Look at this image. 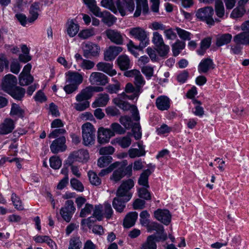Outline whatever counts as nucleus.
<instances>
[{"mask_svg":"<svg viewBox=\"0 0 249 249\" xmlns=\"http://www.w3.org/2000/svg\"><path fill=\"white\" fill-rule=\"evenodd\" d=\"M141 129V128L139 123H134L133 125H132V131L135 139L137 140L140 139L142 137Z\"/></svg>","mask_w":249,"mask_h":249,"instance_id":"nucleus-61","label":"nucleus"},{"mask_svg":"<svg viewBox=\"0 0 249 249\" xmlns=\"http://www.w3.org/2000/svg\"><path fill=\"white\" fill-rule=\"evenodd\" d=\"M117 142L122 148H126L131 144V139L129 136H126L119 139Z\"/></svg>","mask_w":249,"mask_h":249,"instance_id":"nucleus-64","label":"nucleus"},{"mask_svg":"<svg viewBox=\"0 0 249 249\" xmlns=\"http://www.w3.org/2000/svg\"><path fill=\"white\" fill-rule=\"evenodd\" d=\"M100 47L92 42H89L85 44L83 48V55L87 58L96 57L99 55Z\"/></svg>","mask_w":249,"mask_h":249,"instance_id":"nucleus-12","label":"nucleus"},{"mask_svg":"<svg viewBox=\"0 0 249 249\" xmlns=\"http://www.w3.org/2000/svg\"><path fill=\"white\" fill-rule=\"evenodd\" d=\"M34 77L31 74L20 73L18 76L19 84L20 86H27L32 83Z\"/></svg>","mask_w":249,"mask_h":249,"instance_id":"nucleus-38","label":"nucleus"},{"mask_svg":"<svg viewBox=\"0 0 249 249\" xmlns=\"http://www.w3.org/2000/svg\"><path fill=\"white\" fill-rule=\"evenodd\" d=\"M134 186V182L132 179L129 178L124 180L118 187L116 194L119 196H123L131 199L132 194L130 191Z\"/></svg>","mask_w":249,"mask_h":249,"instance_id":"nucleus-6","label":"nucleus"},{"mask_svg":"<svg viewBox=\"0 0 249 249\" xmlns=\"http://www.w3.org/2000/svg\"><path fill=\"white\" fill-rule=\"evenodd\" d=\"M92 215L98 221H101L104 216L103 212V206L102 205H95L93 210Z\"/></svg>","mask_w":249,"mask_h":249,"instance_id":"nucleus-53","label":"nucleus"},{"mask_svg":"<svg viewBox=\"0 0 249 249\" xmlns=\"http://www.w3.org/2000/svg\"><path fill=\"white\" fill-rule=\"evenodd\" d=\"M71 187L75 190L79 192H83L84 187L82 183L78 179L73 178L70 181Z\"/></svg>","mask_w":249,"mask_h":249,"instance_id":"nucleus-62","label":"nucleus"},{"mask_svg":"<svg viewBox=\"0 0 249 249\" xmlns=\"http://www.w3.org/2000/svg\"><path fill=\"white\" fill-rule=\"evenodd\" d=\"M138 213L136 212L129 213L125 217L123 225L124 228H129L133 226L138 218Z\"/></svg>","mask_w":249,"mask_h":249,"instance_id":"nucleus-28","label":"nucleus"},{"mask_svg":"<svg viewBox=\"0 0 249 249\" xmlns=\"http://www.w3.org/2000/svg\"><path fill=\"white\" fill-rule=\"evenodd\" d=\"M232 35L229 33L218 35L216 38V45L221 47L230 43L232 39Z\"/></svg>","mask_w":249,"mask_h":249,"instance_id":"nucleus-30","label":"nucleus"},{"mask_svg":"<svg viewBox=\"0 0 249 249\" xmlns=\"http://www.w3.org/2000/svg\"><path fill=\"white\" fill-rule=\"evenodd\" d=\"M245 11L244 6L239 5L233 10L231 14V17L234 18L241 17L244 14Z\"/></svg>","mask_w":249,"mask_h":249,"instance_id":"nucleus-55","label":"nucleus"},{"mask_svg":"<svg viewBox=\"0 0 249 249\" xmlns=\"http://www.w3.org/2000/svg\"><path fill=\"white\" fill-rule=\"evenodd\" d=\"M121 163H120V164L118 167V169L115 170L112 173V175L110 178V179L114 181L115 182H117L119 180H120L123 177H124V176L123 173V170L121 169V167L120 165Z\"/></svg>","mask_w":249,"mask_h":249,"instance_id":"nucleus-49","label":"nucleus"},{"mask_svg":"<svg viewBox=\"0 0 249 249\" xmlns=\"http://www.w3.org/2000/svg\"><path fill=\"white\" fill-rule=\"evenodd\" d=\"M11 200L15 208L18 210H22L23 207L20 198L16 194L13 193L11 196Z\"/></svg>","mask_w":249,"mask_h":249,"instance_id":"nucleus-59","label":"nucleus"},{"mask_svg":"<svg viewBox=\"0 0 249 249\" xmlns=\"http://www.w3.org/2000/svg\"><path fill=\"white\" fill-rule=\"evenodd\" d=\"M101 3L102 6L110 9L114 14L117 13V8L114 4L113 0H102Z\"/></svg>","mask_w":249,"mask_h":249,"instance_id":"nucleus-56","label":"nucleus"},{"mask_svg":"<svg viewBox=\"0 0 249 249\" xmlns=\"http://www.w3.org/2000/svg\"><path fill=\"white\" fill-rule=\"evenodd\" d=\"M92 94H77L76 99L80 103L75 105V108L80 111H82L88 108L89 106V103L88 101L91 97Z\"/></svg>","mask_w":249,"mask_h":249,"instance_id":"nucleus-15","label":"nucleus"},{"mask_svg":"<svg viewBox=\"0 0 249 249\" xmlns=\"http://www.w3.org/2000/svg\"><path fill=\"white\" fill-rule=\"evenodd\" d=\"M107 38L113 43L117 45H122L124 38L121 33L117 30L108 29L105 32Z\"/></svg>","mask_w":249,"mask_h":249,"instance_id":"nucleus-18","label":"nucleus"},{"mask_svg":"<svg viewBox=\"0 0 249 249\" xmlns=\"http://www.w3.org/2000/svg\"><path fill=\"white\" fill-rule=\"evenodd\" d=\"M176 30L178 36L181 39L185 41L190 40L191 39L192 34L191 33L179 27H176Z\"/></svg>","mask_w":249,"mask_h":249,"instance_id":"nucleus-46","label":"nucleus"},{"mask_svg":"<svg viewBox=\"0 0 249 249\" xmlns=\"http://www.w3.org/2000/svg\"><path fill=\"white\" fill-rule=\"evenodd\" d=\"M156 47L157 52L160 57H167L170 50V47L168 45L163 43Z\"/></svg>","mask_w":249,"mask_h":249,"instance_id":"nucleus-48","label":"nucleus"},{"mask_svg":"<svg viewBox=\"0 0 249 249\" xmlns=\"http://www.w3.org/2000/svg\"><path fill=\"white\" fill-rule=\"evenodd\" d=\"M50 164L52 168L58 169L61 166V160L59 157L53 156L50 159Z\"/></svg>","mask_w":249,"mask_h":249,"instance_id":"nucleus-63","label":"nucleus"},{"mask_svg":"<svg viewBox=\"0 0 249 249\" xmlns=\"http://www.w3.org/2000/svg\"><path fill=\"white\" fill-rule=\"evenodd\" d=\"M89 80L91 85L99 86H105L108 82L107 76L99 72H92L89 76Z\"/></svg>","mask_w":249,"mask_h":249,"instance_id":"nucleus-14","label":"nucleus"},{"mask_svg":"<svg viewBox=\"0 0 249 249\" xmlns=\"http://www.w3.org/2000/svg\"><path fill=\"white\" fill-rule=\"evenodd\" d=\"M185 43L184 41L177 39L175 43L172 45L173 54L174 56H178L181 51L185 48Z\"/></svg>","mask_w":249,"mask_h":249,"instance_id":"nucleus-36","label":"nucleus"},{"mask_svg":"<svg viewBox=\"0 0 249 249\" xmlns=\"http://www.w3.org/2000/svg\"><path fill=\"white\" fill-rule=\"evenodd\" d=\"M95 16L98 17L102 18V21L108 26H112L116 22L117 19L114 16L107 11L101 12L100 10Z\"/></svg>","mask_w":249,"mask_h":249,"instance_id":"nucleus-22","label":"nucleus"},{"mask_svg":"<svg viewBox=\"0 0 249 249\" xmlns=\"http://www.w3.org/2000/svg\"><path fill=\"white\" fill-rule=\"evenodd\" d=\"M214 68V64L213 60L210 58H207L201 61L198 66V71L200 73H205Z\"/></svg>","mask_w":249,"mask_h":249,"instance_id":"nucleus-21","label":"nucleus"},{"mask_svg":"<svg viewBox=\"0 0 249 249\" xmlns=\"http://www.w3.org/2000/svg\"><path fill=\"white\" fill-rule=\"evenodd\" d=\"M156 235L155 234L148 236L146 241L142 244L141 249H157Z\"/></svg>","mask_w":249,"mask_h":249,"instance_id":"nucleus-31","label":"nucleus"},{"mask_svg":"<svg viewBox=\"0 0 249 249\" xmlns=\"http://www.w3.org/2000/svg\"><path fill=\"white\" fill-rule=\"evenodd\" d=\"M211 41L212 38L210 37L202 39L201 41L200 47L199 49L197 50V53L199 55H203L206 50L210 47L211 44Z\"/></svg>","mask_w":249,"mask_h":249,"instance_id":"nucleus-37","label":"nucleus"},{"mask_svg":"<svg viewBox=\"0 0 249 249\" xmlns=\"http://www.w3.org/2000/svg\"><path fill=\"white\" fill-rule=\"evenodd\" d=\"M130 199L123 196H119L116 195L112 201V206L117 212L123 213L125 208L126 203Z\"/></svg>","mask_w":249,"mask_h":249,"instance_id":"nucleus-17","label":"nucleus"},{"mask_svg":"<svg viewBox=\"0 0 249 249\" xmlns=\"http://www.w3.org/2000/svg\"><path fill=\"white\" fill-rule=\"evenodd\" d=\"M79 30V26L75 20L71 19L68 23L67 33L70 37L74 36Z\"/></svg>","mask_w":249,"mask_h":249,"instance_id":"nucleus-35","label":"nucleus"},{"mask_svg":"<svg viewBox=\"0 0 249 249\" xmlns=\"http://www.w3.org/2000/svg\"><path fill=\"white\" fill-rule=\"evenodd\" d=\"M152 41L156 47L164 43L162 36L158 32L153 33Z\"/></svg>","mask_w":249,"mask_h":249,"instance_id":"nucleus-58","label":"nucleus"},{"mask_svg":"<svg viewBox=\"0 0 249 249\" xmlns=\"http://www.w3.org/2000/svg\"><path fill=\"white\" fill-rule=\"evenodd\" d=\"M112 158L110 156H104L100 157L98 160V166L103 168L108 166L112 161Z\"/></svg>","mask_w":249,"mask_h":249,"instance_id":"nucleus-50","label":"nucleus"},{"mask_svg":"<svg viewBox=\"0 0 249 249\" xmlns=\"http://www.w3.org/2000/svg\"><path fill=\"white\" fill-rule=\"evenodd\" d=\"M66 138L60 136L53 141L50 145V149L52 153L57 154L65 151L67 149Z\"/></svg>","mask_w":249,"mask_h":249,"instance_id":"nucleus-13","label":"nucleus"},{"mask_svg":"<svg viewBox=\"0 0 249 249\" xmlns=\"http://www.w3.org/2000/svg\"><path fill=\"white\" fill-rule=\"evenodd\" d=\"M136 10L134 13V16L135 17L140 16L142 10L143 14H147L149 11L147 0H136Z\"/></svg>","mask_w":249,"mask_h":249,"instance_id":"nucleus-27","label":"nucleus"},{"mask_svg":"<svg viewBox=\"0 0 249 249\" xmlns=\"http://www.w3.org/2000/svg\"><path fill=\"white\" fill-rule=\"evenodd\" d=\"M95 35V29L93 28H91L82 30L79 33L78 36L81 39H86Z\"/></svg>","mask_w":249,"mask_h":249,"instance_id":"nucleus-44","label":"nucleus"},{"mask_svg":"<svg viewBox=\"0 0 249 249\" xmlns=\"http://www.w3.org/2000/svg\"><path fill=\"white\" fill-rule=\"evenodd\" d=\"M148 188L145 187L139 188L137 189L138 196L145 200H150L151 199V195L150 192L147 190Z\"/></svg>","mask_w":249,"mask_h":249,"instance_id":"nucleus-43","label":"nucleus"},{"mask_svg":"<svg viewBox=\"0 0 249 249\" xmlns=\"http://www.w3.org/2000/svg\"><path fill=\"white\" fill-rule=\"evenodd\" d=\"M88 174L89 181L91 184L98 186L101 184V180L100 178L94 172L89 171Z\"/></svg>","mask_w":249,"mask_h":249,"instance_id":"nucleus-51","label":"nucleus"},{"mask_svg":"<svg viewBox=\"0 0 249 249\" xmlns=\"http://www.w3.org/2000/svg\"><path fill=\"white\" fill-rule=\"evenodd\" d=\"M117 62L121 70H128L130 67V59L126 55H120L117 59Z\"/></svg>","mask_w":249,"mask_h":249,"instance_id":"nucleus-32","label":"nucleus"},{"mask_svg":"<svg viewBox=\"0 0 249 249\" xmlns=\"http://www.w3.org/2000/svg\"><path fill=\"white\" fill-rule=\"evenodd\" d=\"M104 91V88L100 86H89L83 89L80 93H92Z\"/></svg>","mask_w":249,"mask_h":249,"instance_id":"nucleus-52","label":"nucleus"},{"mask_svg":"<svg viewBox=\"0 0 249 249\" xmlns=\"http://www.w3.org/2000/svg\"><path fill=\"white\" fill-rule=\"evenodd\" d=\"M117 10L122 16L126 15V10L132 12L134 10L135 4L133 0H117L116 1Z\"/></svg>","mask_w":249,"mask_h":249,"instance_id":"nucleus-11","label":"nucleus"},{"mask_svg":"<svg viewBox=\"0 0 249 249\" xmlns=\"http://www.w3.org/2000/svg\"><path fill=\"white\" fill-rule=\"evenodd\" d=\"M151 174V171L150 169H146L143 171L140 175L139 178L138 183V184L146 188H149L148 184V178Z\"/></svg>","mask_w":249,"mask_h":249,"instance_id":"nucleus-33","label":"nucleus"},{"mask_svg":"<svg viewBox=\"0 0 249 249\" xmlns=\"http://www.w3.org/2000/svg\"><path fill=\"white\" fill-rule=\"evenodd\" d=\"M40 11V3L35 2L31 4L29 13L30 17L28 18V21L32 23L35 21L38 17V12Z\"/></svg>","mask_w":249,"mask_h":249,"instance_id":"nucleus-29","label":"nucleus"},{"mask_svg":"<svg viewBox=\"0 0 249 249\" xmlns=\"http://www.w3.org/2000/svg\"><path fill=\"white\" fill-rule=\"evenodd\" d=\"M66 76V82L73 83L78 86L81 84L83 81V75L78 72L69 71L67 72Z\"/></svg>","mask_w":249,"mask_h":249,"instance_id":"nucleus-24","label":"nucleus"},{"mask_svg":"<svg viewBox=\"0 0 249 249\" xmlns=\"http://www.w3.org/2000/svg\"><path fill=\"white\" fill-rule=\"evenodd\" d=\"M130 34L134 38L140 41L139 47L141 49L145 48L149 44V39L144 29L140 27L130 29Z\"/></svg>","mask_w":249,"mask_h":249,"instance_id":"nucleus-5","label":"nucleus"},{"mask_svg":"<svg viewBox=\"0 0 249 249\" xmlns=\"http://www.w3.org/2000/svg\"><path fill=\"white\" fill-rule=\"evenodd\" d=\"M96 129L90 123H87L82 126L83 143L85 146L92 145L94 143Z\"/></svg>","mask_w":249,"mask_h":249,"instance_id":"nucleus-3","label":"nucleus"},{"mask_svg":"<svg viewBox=\"0 0 249 249\" xmlns=\"http://www.w3.org/2000/svg\"><path fill=\"white\" fill-rule=\"evenodd\" d=\"M216 15L219 18H222L225 15V8L223 2L220 0H216L214 5Z\"/></svg>","mask_w":249,"mask_h":249,"instance_id":"nucleus-41","label":"nucleus"},{"mask_svg":"<svg viewBox=\"0 0 249 249\" xmlns=\"http://www.w3.org/2000/svg\"><path fill=\"white\" fill-rule=\"evenodd\" d=\"M141 71L148 79L153 76L154 68L149 65L143 66L141 67Z\"/></svg>","mask_w":249,"mask_h":249,"instance_id":"nucleus-57","label":"nucleus"},{"mask_svg":"<svg viewBox=\"0 0 249 249\" xmlns=\"http://www.w3.org/2000/svg\"><path fill=\"white\" fill-rule=\"evenodd\" d=\"M15 128L13 120L7 118L0 125V134L5 135L11 133Z\"/></svg>","mask_w":249,"mask_h":249,"instance_id":"nucleus-26","label":"nucleus"},{"mask_svg":"<svg viewBox=\"0 0 249 249\" xmlns=\"http://www.w3.org/2000/svg\"><path fill=\"white\" fill-rule=\"evenodd\" d=\"M93 210V206L89 203H86L84 208L82 209L80 213V217H85L91 213Z\"/></svg>","mask_w":249,"mask_h":249,"instance_id":"nucleus-60","label":"nucleus"},{"mask_svg":"<svg viewBox=\"0 0 249 249\" xmlns=\"http://www.w3.org/2000/svg\"><path fill=\"white\" fill-rule=\"evenodd\" d=\"M154 216L165 225H169L171 222V214L167 210L158 209L154 212Z\"/></svg>","mask_w":249,"mask_h":249,"instance_id":"nucleus-16","label":"nucleus"},{"mask_svg":"<svg viewBox=\"0 0 249 249\" xmlns=\"http://www.w3.org/2000/svg\"><path fill=\"white\" fill-rule=\"evenodd\" d=\"M103 215L107 219H110L112 216L113 211L110 203L105 202L103 206Z\"/></svg>","mask_w":249,"mask_h":249,"instance_id":"nucleus-47","label":"nucleus"},{"mask_svg":"<svg viewBox=\"0 0 249 249\" xmlns=\"http://www.w3.org/2000/svg\"><path fill=\"white\" fill-rule=\"evenodd\" d=\"M123 51V48L120 46H110L104 53V59L106 61H111Z\"/></svg>","mask_w":249,"mask_h":249,"instance_id":"nucleus-20","label":"nucleus"},{"mask_svg":"<svg viewBox=\"0 0 249 249\" xmlns=\"http://www.w3.org/2000/svg\"><path fill=\"white\" fill-rule=\"evenodd\" d=\"M138 95V94H132L130 96H127V94H118V97L113 100V102L115 105L124 111H127L132 108L133 111V119L136 121H139L140 119L138 111L136 106L130 105L127 102V100H134L135 98L137 99Z\"/></svg>","mask_w":249,"mask_h":249,"instance_id":"nucleus-1","label":"nucleus"},{"mask_svg":"<svg viewBox=\"0 0 249 249\" xmlns=\"http://www.w3.org/2000/svg\"><path fill=\"white\" fill-rule=\"evenodd\" d=\"M17 79L16 77L11 74L6 75L2 79L1 82V89L6 92L13 91L12 93H25V89L17 86Z\"/></svg>","mask_w":249,"mask_h":249,"instance_id":"nucleus-2","label":"nucleus"},{"mask_svg":"<svg viewBox=\"0 0 249 249\" xmlns=\"http://www.w3.org/2000/svg\"><path fill=\"white\" fill-rule=\"evenodd\" d=\"M98 71H103L110 76H113L117 74V71L113 69V64L107 62H101L96 65Z\"/></svg>","mask_w":249,"mask_h":249,"instance_id":"nucleus-23","label":"nucleus"},{"mask_svg":"<svg viewBox=\"0 0 249 249\" xmlns=\"http://www.w3.org/2000/svg\"><path fill=\"white\" fill-rule=\"evenodd\" d=\"M10 114L11 116H17L19 118H22L24 115V110L18 105L13 103Z\"/></svg>","mask_w":249,"mask_h":249,"instance_id":"nucleus-40","label":"nucleus"},{"mask_svg":"<svg viewBox=\"0 0 249 249\" xmlns=\"http://www.w3.org/2000/svg\"><path fill=\"white\" fill-rule=\"evenodd\" d=\"M113 136L114 134L110 129L100 127L98 131V142L101 144L107 143Z\"/></svg>","mask_w":249,"mask_h":249,"instance_id":"nucleus-19","label":"nucleus"},{"mask_svg":"<svg viewBox=\"0 0 249 249\" xmlns=\"http://www.w3.org/2000/svg\"><path fill=\"white\" fill-rule=\"evenodd\" d=\"M134 83L136 86V92H141V89L144 85L145 81L141 72L135 77Z\"/></svg>","mask_w":249,"mask_h":249,"instance_id":"nucleus-42","label":"nucleus"},{"mask_svg":"<svg viewBox=\"0 0 249 249\" xmlns=\"http://www.w3.org/2000/svg\"><path fill=\"white\" fill-rule=\"evenodd\" d=\"M109 99L108 94H101V96L92 103V107L93 108L104 107L107 104Z\"/></svg>","mask_w":249,"mask_h":249,"instance_id":"nucleus-39","label":"nucleus"},{"mask_svg":"<svg viewBox=\"0 0 249 249\" xmlns=\"http://www.w3.org/2000/svg\"><path fill=\"white\" fill-rule=\"evenodd\" d=\"M75 210L73 201L68 200L65 202L64 206L61 208L60 213L63 220L68 223L71 221Z\"/></svg>","mask_w":249,"mask_h":249,"instance_id":"nucleus-7","label":"nucleus"},{"mask_svg":"<svg viewBox=\"0 0 249 249\" xmlns=\"http://www.w3.org/2000/svg\"><path fill=\"white\" fill-rule=\"evenodd\" d=\"M89 158L88 151L81 149L71 153L68 157V160L70 164L74 161L86 162Z\"/></svg>","mask_w":249,"mask_h":249,"instance_id":"nucleus-9","label":"nucleus"},{"mask_svg":"<svg viewBox=\"0 0 249 249\" xmlns=\"http://www.w3.org/2000/svg\"><path fill=\"white\" fill-rule=\"evenodd\" d=\"M146 227H147V231L149 232L154 231H156L155 234L156 235L157 242L165 241L167 239V234L164 233V227L162 225L157 222H150Z\"/></svg>","mask_w":249,"mask_h":249,"instance_id":"nucleus-8","label":"nucleus"},{"mask_svg":"<svg viewBox=\"0 0 249 249\" xmlns=\"http://www.w3.org/2000/svg\"><path fill=\"white\" fill-rule=\"evenodd\" d=\"M83 1L95 16L100 10V8L96 5L95 0H83Z\"/></svg>","mask_w":249,"mask_h":249,"instance_id":"nucleus-45","label":"nucleus"},{"mask_svg":"<svg viewBox=\"0 0 249 249\" xmlns=\"http://www.w3.org/2000/svg\"><path fill=\"white\" fill-rule=\"evenodd\" d=\"M241 28L243 32L234 36V41L237 43L249 45V20L243 23Z\"/></svg>","mask_w":249,"mask_h":249,"instance_id":"nucleus-10","label":"nucleus"},{"mask_svg":"<svg viewBox=\"0 0 249 249\" xmlns=\"http://www.w3.org/2000/svg\"><path fill=\"white\" fill-rule=\"evenodd\" d=\"M138 146L139 149L130 148L128 150V153L131 158L143 156L145 155V151L143 146L140 143H138Z\"/></svg>","mask_w":249,"mask_h":249,"instance_id":"nucleus-34","label":"nucleus"},{"mask_svg":"<svg viewBox=\"0 0 249 249\" xmlns=\"http://www.w3.org/2000/svg\"><path fill=\"white\" fill-rule=\"evenodd\" d=\"M170 99L166 96L161 95L156 101L157 107L161 111L167 110L170 107Z\"/></svg>","mask_w":249,"mask_h":249,"instance_id":"nucleus-25","label":"nucleus"},{"mask_svg":"<svg viewBox=\"0 0 249 249\" xmlns=\"http://www.w3.org/2000/svg\"><path fill=\"white\" fill-rule=\"evenodd\" d=\"M140 223L143 226H146L150 222L149 218L150 217V214L148 212L145 210L142 211L140 214Z\"/></svg>","mask_w":249,"mask_h":249,"instance_id":"nucleus-54","label":"nucleus"},{"mask_svg":"<svg viewBox=\"0 0 249 249\" xmlns=\"http://www.w3.org/2000/svg\"><path fill=\"white\" fill-rule=\"evenodd\" d=\"M213 9L211 6H207L199 9L196 13V16L200 20L206 22L208 24L213 25L214 23L213 16Z\"/></svg>","mask_w":249,"mask_h":249,"instance_id":"nucleus-4","label":"nucleus"}]
</instances>
